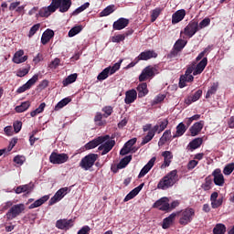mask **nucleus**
<instances>
[{
	"label": "nucleus",
	"mask_w": 234,
	"mask_h": 234,
	"mask_svg": "<svg viewBox=\"0 0 234 234\" xmlns=\"http://www.w3.org/2000/svg\"><path fill=\"white\" fill-rule=\"evenodd\" d=\"M205 56L206 49L199 53L196 59L186 69V73L182 75L179 79V89H184V87H186V83H191V81L195 80V77H193V75L198 76V74H202V72H204V69H206Z\"/></svg>",
	"instance_id": "1"
},
{
	"label": "nucleus",
	"mask_w": 234,
	"mask_h": 234,
	"mask_svg": "<svg viewBox=\"0 0 234 234\" xmlns=\"http://www.w3.org/2000/svg\"><path fill=\"white\" fill-rule=\"evenodd\" d=\"M167 125H169V120L161 119L158 121V123L155 124L146 134V136L143 139L141 145H145V144H149L153 138H154V134H160V133H164L165 129H167Z\"/></svg>",
	"instance_id": "2"
},
{
	"label": "nucleus",
	"mask_w": 234,
	"mask_h": 234,
	"mask_svg": "<svg viewBox=\"0 0 234 234\" xmlns=\"http://www.w3.org/2000/svg\"><path fill=\"white\" fill-rule=\"evenodd\" d=\"M176 182H178V170H172L160 179L159 183L157 184V189L165 191V189L173 187Z\"/></svg>",
	"instance_id": "3"
},
{
	"label": "nucleus",
	"mask_w": 234,
	"mask_h": 234,
	"mask_svg": "<svg viewBox=\"0 0 234 234\" xmlns=\"http://www.w3.org/2000/svg\"><path fill=\"white\" fill-rule=\"evenodd\" d=\"M99 158L100 155L98 154H89L80 160V167L84 169V171H89V169L94 166V164H96Z\"/></svg>",
	"instance_id": "4"
},
{
	"label": "nucleus",
	"mask_w": 234,
	"mask_h": 234,
	"mask_svg": "<svg viewBox=\"0 0 234 234\" xmlns=\"http://www.w3.org/2000/svg\"><path fill=\"white\" fill-rule=\"evenodd\" d=\"M176 214L179 215L180 217L179 224H181V226H187V224L193 221V218L195 217V209L187 207Z\"/></svg>",
	"instance_id": "5"
},
{
	"label": "nucleus",
	"mask_w": 234,
	"mask_h": 234,
	"mask_svg": "<svg viewBox=\"0 0 234 234\" xmlns=\"http://www.w3.org/2000/svg\"><path fill=\"white\" fill-rule=\"evenodd\" d=\"M25 204L23 203L13 205L6 212L5 218H7V220H14V218H17L21 213H25Z\"/></svg>",
	"instance_id": "6"
},
{
	"label": "nucleus",
	"mask_w": 234,
	"mask_h": 234,
	"mask_svg": "<svg viewBox=\"0 0 234 234\" xmlns=\"http://www.w3.org/2000/svg\"><path fill=\"white\" fill-rule=\"evenodd\" d=\"M158 69H156V67L154 66H146L139 75V81L144 82L147 81V80H152V78H154L156 76V72Z\"/></svg>",
	"instance_id": "7"
},
{
	"label": "nucleus",
	"mask_w": 234,
	"mask_h": 234,
	"mask_svg": "<svg viewBox=\"0 0 234 234\" xmlns=\"http://www.w3.org/2000/svg\"><path fill=\"white\" fill-rule=\"evenodd\" d=\"M197 32H198V22L197 20H192L184 28V31H181V34H185L187 37H193Z\"/></svg>",
	"instance_id": "8"
},
{
	"label": "nucleus",
	"mask_w": 234,
	"mask_h": 234,
	"mask_svg": "<svg viewBox=\"0 0 234 234\" xmlns=\"http://www.w3.org/2000/svg\"><path fill=\"white\" fill-rule=\"evenodd\" d=\"M69 161V154H58L56 152H52L49 155L50 164L54 165H61L65 164V162Z\"/></svg>",
	"instance_id": "9"
},
{
	"label": "nucleus",
	"mask_w": 234,
	"mask_h": 234,
	"mask_svg": "<svg viewBox=\"0 0 234 234\" xmlns=\"http://www.w3.org/2000/svg\"><path fill=\"white\" fill-rule=\"evenodd\" d=\"M70 191L69 187H62L58 189L55 195L50 198L48 202V206H54V204H58L60 200H63L65 196Z\"/></svg>",
	"instance_id": "10"
},
{
	"label": "nucleus",
	"mask_w": 234,
	"mask_h": 234,
	"mask_svg": "<svg viewBox=\"0 0 234 234\" xmlns=\"http://www.w3.org/2000/svg\"><path fill=\"white\" fill-rule=\"evenodd\" d=\"M51 2L57 3V5H53V6L56 7V10H58V8L61 14H65V12H69V10L70 9V6H72V0H52Z\"/></svg>",
	"instance_id": "11"
},
{
	"label": "nucleus",
	"mask_w": 234,
	"mask_h": 234,
	"mask_svg": "<svg viewBox=\"0 0 234 234\" xmlns=\"http://www.w3.org/2000/svg\"><path fill=\"white\" fill-rule=\"evenodd\" d=\"M111 136L109 135H104V136H99L91 141H90L88 144H85V149L86 150H90V149H96L98 145H101V144L107 142Z\"/></svg>",
	"instance_id": "12"
},
{
	"label": "nucleus",
	"mask_w": 234,
	"mask_h": 234,
	"mask_svg": "<svg viewBox=\"0 0 234 234\" xmlns=\"http://www.w3.org/2000/svg\"><path fill=\"white\" fill-rule=\"evenodd\" d=\"M213 182L215 186H218V187H223L224 184H226V179L224 178V175H222V170L220 168H217L212 172Z\"/></svg>",
	"instance_id": "13"
},
{
	"label": "nucleus",
	"mask_w": 234,
	"mask_h": 234,
	"mask_svg": "<svg viewBox=\"0 0 234 234\" xmlns=\"http://www.w3.org/2000/svg\"><path fill=\"white\" fill-rule=\"evenodd\" d=\"M211 207L213 209H218L222 204H224V197H218V192H213L210 196Z\"/></svg>",
	"instance_id": "14"
},
{
	"label": "nucleus",
	"mask_w": 234,
	"mask_h": 234,
	"mask_svg": "<svg viewBox=\"0 0 234 234\" xmlns=\"http://www.w3.org/2000/svg\"><path fill=\"white\" fill-rule=\"evenodd\" d=\"M153 58H158V54L154 52V50H144L139 54L137 59L139 61H149V59H153Z\"/></svg>",
	"instance_id": "15"
},
{
	"label": "nucleus",
	"mask_w": 234,
	"mask_h": 234,
	"mask_svg": "<svg viewBox=\"0 0 234 234\" xmlns=\"http://www.w3.org/2000/svg\"><path fill=\"white\" fill-rule=\"evenodd\" d=\"M72 226H74V219H58L56 222V228L58 229H65L67 231V229H70V228H72Z\"/></svg>",
	"instance_id": "16"
},
{
	"label": "nucleus",
	"mask_w": 234,
	"mask_h": 234,
	"mask_svg": "<svg viewBox=\"0 0 234 234\" xmlns=\"http://www.w3.org/2000/svg\"><path fill=\"white\" fill-rule=\"evenodd\" d=\"M114 145H116L115 140L107 141L104 144H101L99 146L98 150L102 151L101 156H103V155L107 154L108 153H111V151H112V147H114Z\"/></svg>",
	"instance_id": "17"
},
{
	"label": "nucleus",
	"mask_w": 234,
	"mask_h": 234,
	"mask_svg": "<svg viewBox=\"0 0 234 234\" xmlns=\"http://www.w3.org/2000/svg\"><path fill=\"white\" fill-rule=\"evenodd\" d=\"M57 5H58L57 2H51V4L48 7H44L40 9L38 13L40 17H48V16H50L51 14H54V12H56Z\"/></svg>",
	"instance_id": "18"
},
{
	"label": "nucleus",
	"mask_w": 234,
	"mask_h": 234,
	"mask_svg": "<svg viewBox=\"0 0 234 234\" xmlns=\"http://www.w3.org/2000/svg\"><path fill=\"white\" fill-rule=\"evenodd\" d=\"M154 162H156V157H152L149 162L142 168L138 175V178H144L154 166Z\"/></svg>",
	"instance_id": "19"
},
{
	"label": "nucleus",
	"mask_w": 234,
	"mask_h": 234,
	"mask_svg": "<svg viewBox=\"0 0 234 234\" xmlns=\"http://www.w3.org/2000/svg\"><path fill=\"white\" fill-rule=\"evenodd\" d=\"M136 98H138V92H136V90L132 89L127 90L125 92L124 103H126V105H131V103H134V101H136Z\"/></svg>",
	"instance_id": "20"
},
{
	"label": "nucleus",
	"mask_w": 234,
	"mask_h": 234,
	"mask_svg": "<svg viewBox=\"0 0 234 234\" xmlns=\"http://www.w3.org/2000/svg\"><path fill=\"white\" fill-rule=\"evenodd\" d=\"M129 27V19L121 17L117 21L113 22L112 28L113 30H123Z\"/></svg>",
	"instance_id": "21"
},
{
	"label": "nucleus",
	"mask_w": 234,
	"mask_h": 234,
	"mask_svg": "<svg viewBox=\"0 0 234 234\" xmlns=\"http://www.w3.org/2000/svg\"><path fill=\"white\" fill-rule=\"evenodd\" d=\"M144 184L143 183V184L139 185L138 186H136L135 188H133L124 197L123 202H129V200H133V198H134V197H136L138 195V193H140L142 191V189H144Z\"/></svg>",
	"instance_id": "22"
},
{
	"label": "nucleus",
	"mask_w": 234,
	"mask_h": 234,
	"mask_svg": "<svg viewBox=\"0 0 234 234\" xmlns=\"http://www.w3.org/2000/svg\"><path fill=\"white\" fill-rule=\"evenodd\" d=\"M186 17V11L184 9L177 10L172 15V25L180 23Z\"/></svg>",
	"instance_id": "23"
},
{
	"label": "nucleus",
	"mask_w": 234,
	"mask_h": 234,
	"mask_svg": "<svg viewBox=\"0 0 234 234\" xmlns=\"http://www.w3.org/2000/svg\"><path fill=\"white\" fill-rule=\"evenodd\" d=\"M24 55H25V51L21 49L16 51L13 57V62L16 64L25 63V61L28 59V56H24Z\"/></svg>",
	"instance_id": "24"
},
{
	"label": "nucleus",
	"mask_w": 234,
	"mask_h": 234,
	"mask_svg": "<svg viewBox=\"0 0 234 234\" xmlns=\"http://www.w3.org/2000/svg\"><path fill=\"white\" fill-rule=\"evenodd\" d=\"M175 218H176V213H172L170 216L165 218L162 224L163 229H168V228H171V225L175 222Z\"/></svg>",
	"instance_id": "25"
},
{
	"label": "nucleus",
	"mask_w": 234,
	"mask_h": 234,
	"mask_svg": "<svg viewBox=\"0 0 234 234\" xmlns=\"http://www.w3.org/2000/svg\"><path fill=\"white\" fill-rule=\"evenodd\" d=\"M52 37H54V31L52 29H47L41 37L42 45H47Z\"/></svg>",
	"instance_id": "26"
},
{
	"label": "nucleus",
	"mask_w": 234,
	"mask_h": 234,
	"mask_svg": "<svg viewBox=\"0 0 234 234\" xmlns=\"http://www.w3.org/2000/svg\"><path fill=\"white\" fill-rule=\"evenodd\" d=\"M202 138H196L193 141H191L188 145L186 146V149L188 151H195V149H198V147H200L202 145Z\"/></svg>",
	"instance_id": "27"
},
{
	"label": "nucleus",
	"mask_w": 234,
	"mask_h": 234,
	"mask_svg": "<svg viewBox=\"0 0 234 234\" xmlns=\"http://www.w3.org/2000/svg\"><path fill=\"white\" fill-rule=\"evenodd\" d=\"M176 134L173 135V139L175 138H180V136H184V134L186 133V132L187 131V127H186V124H184V122H180L177 126H176Z\"/></svg>",
	"instance_id": "28"
},
{
	"label": "nucleus",
	"mask_w": 234,
	"mask_h": 234,
	"mask_svg": "<svg viewBox=\"0 0 234 234\" xmlns=\"http://www.w3.org/2000/svg\"><path fill=\"white\" fill-rule=\"evenodd\" d=\"M138 98H144L149 94V90H147V83L143 82L137 86Z\"/></svg>",
	"instance_id": "29"
},
{
	"label": "nucleus",
	"mask_w": 234,
	"mask_h": 234,
	"mask_svg": "<svg viewBox=\"0 0 234 234\" xmlns=\"http://www.w3.org/2000/svg\"><path fill=\"white\" fill-rule=\"evenodd\" d=\"M50 197L48 196H43L39 199L36 200L33 204L28 207V209H36V207H39L45 204Z\"/></svg>",
	"instance_id": "30"
},
{
	"label": "nucleus",
	"mask_w": 234,
	"mask_h": 234,
	"mask_svg": "<svg viewBox=\"0 0 234 234\" xmlns=\"http://www.w3.org/2000/svg\"><path fill=\"white\" fill-rule=\"evenodd\" d=\"M162 156L164 157L165 167H169L171 165V160H173V153L171 151H165L162 153Z\"/></svg>",
	"instance_id": "31"
},
{
	"label": "nucleus",
	"mask_w": 234,
	"mask_h": 234,
	"mask_svg": "<svg viewBox=\"0 0 234 234\" xmlns=\"http://www.w3.org/2000/svg\"><path fill=\"white\" fill-rule=\"evenodd\" d=\"M171 129L165 130L159 139L158 145H165L166 142H169L171 140Z\"/></svg>",
	"instance_id": "32"
},
{
	"label": "nucleus",
	"mask_w": 234,
	"mask_h": 234,
	"mask_svg": "<svg viewBox=\"0 0 234 234\" xmlns=\"http://www.w3.org/2000/svg\"><path fill=\"white\" fill-rule=\"evenodd\" d=\"M203 127L204 124H202V122L194 123L189 129L191 136H197V134L202 131Z\"/></svg>",
	"instance_id": "33"
},
{
	"label": "nucleus",
	"mask_w": 234,
	"mask_h": 234,
	"mask_svg": "<svg viewBox=\"0 0 234 234\" xmlns=\"http://www.w3.org/2000/svg\"><path fill=\"white\" fill-rule=\"evenodd\" d=\"M131 160H133V155H126L119 162L117 165V169H125V167H127V165H129L131 163Z\"/></svg>",
	"instance_id": "34"
},
{
	"label": "nucleus",
	"mask_w": 234,
	"mask_h": 234,
	"mask_svg": "<svg viewBox=\"0 0 234 234\" xmlns=\"http://www.w3.org/2000/svg\"><path fill=\"white\" fill-rule=\"evenodd\" d=\"M186 45H187V41L179 38L176 41L173 48H175V50L181 52L182 50H184Z\"/></svg>",
	"instance_id": "35"
},
{
	"label": "nucleus",
	"mask_w": 234,
	"mask_h": 234,
	"mask_svg": "<svg viewBox=\"0 0 234 234\" xmlns=\"http://www.w3.org/2000/svg\"><path fill=\"white\" fill-rule=\"evenodd\" d=\"M70 101H72V99H70L69 97L62 99L55 106V111H59L60 109H63V107L69 105V103H70Z\"/></svg>",
	"instance_id": "36"
},
{
	"label": "nucleus",
	"mask_w": 234,
	"mask_h": 234,
	"mask_svg": "<svg viewBox=\"0 0 234 234\" xmlns=\"http://www.w3.org/2000/svg\"><path fill=\"white\" fill-rule=\"evenodd\" d=\"M30 108V101H27L15 108L16 112H25Z\"/></svg>",
	"instance_id": "37"
},
{
	"label": "nucleus",
	"mask_w": 234,
	"mask_h": 234,
	"mask_svg": "<svg viewBox=\"0 0 234 234\" xmlns=\"http://www.w3.org/2000/svg\"><path fill=\"white\" fill-rule=\"evenodd\" d=\"M30 191H32V188H30L29 185H23L17 186L15 193H16V195H21V193H30Z\"/></svg>",
	"instance_id": "38"
},
{
	"label": "nucleus",
	"mask_w": 234,
	"mask_h": 234,
	"mask_svg": "<svg viewBox=\"0 0 234 234\" xmlns=\"http://www.w3.org/2000/svg\"><path fill=\"white\" fill-rule=\"evenodd\" d=\"M76 80H78V74L74 73V74H70L69 76H68V78H66L62 83L64 87H67L68 85H70V83H74V81H76Z\"/></svg>",
	"instance_id": "39"
},
{
	"label": "nucleus",
	"mask_w": 234,
	"mask_h": 234,
	"mask_svg": "<svg viewBox=\"0 0 234 234\" xmlns=\"http://www.w3.org/2000/svg\"><path fill=\"white\" fill-rule=\"evenodd\" d=\"M214 234H226V225L218 223L213 229Z\"/></svg>",
	"instance_id": "40"
},
{
	"label": "nucleus",
	"mask_w": 234,
	"mask_h": 234,
	"mask_svg": "<svg viewBox=\"0 0 234 234\" xmlns=\"http://www.w3.org/2000/svg\"><path fill=\"white\" fill-rule=\"evenodd\" d=\"M83 30V26H75L69 31V37H74L77 34H80Z\"/></svg>",
	"instance_id": "41"
},
{
	"label": "nucleus",
	"mask_w": 234,
	"mask_h": 234,
	"mask_svg": "<svg viewBox=\"0 0 234 234\" xmlns=\"http://www.w3.org/2000/svg\"><path fill=\"white\" fill-rule=\"evenodd\" d=\"M114 12V5H108L106 8H104L101 13V17H105L107 16H111Z\"/></svg>",
	"instance_id": "42"
},
{
	"label": "nucleus",
	"mask_w": 234,
	"mask_h": 234,
	"mask_svg": "<svg viewBox=\"0 0 234 234\" xmlns=\"http://www.w3.org/2000/svg\"><path fill=\"white\" fill-rule=\"evenodd\" d=\"M89 6H90V3L89 2L84 3L82 5H80V7H78L72 12V16H78V14H81V12H84V10H87Z\"/></svg>",
	"instance_id": "43"
},
{
	"label": "nucleus",
	"mask_w": 234,
	"mask_h": 234,
	"mask_svg": "<svg viewBox=\"0 0 234 234\" xmlns=\"http://www.w3.org/2000/svg\"><path fill=\"white\" fill-rule=\"evenodd\" d=\"M45 107H47V104L45 102L40 103L38 108H37L35 111L30 112L31 117L34 118V116H37V114H41V112L45 111Z\"/></svg>",
	"instance_id": "44"
},
{
	"label": "nucleus",
	"mask_w": 234,
	"mask_h": 234,
	"mask_svg": "<svg viewBox=\"0 0 234 234\" xmlns=\"http://www.w3.org/2000/svg\"><path fill=\"white\" fill-rule=\"evenodd\" d=\"M218 89V82H214L211 85V87L208 89L206 98H209L210 96H213V94H216Z\"/></svg>",
	"instance_id": "45"
},
{
	"label": "nucleus",
	"mask_w": 234,
	"mask_h": 234,
	"mask_svg": "<svg viewBox=\"0 0 234 234\" xmlns=\"http://www.w3.org/2000/svg\"><path fill=\"white\" fill-rule=\"evenodd\" d=\"M111 69L110 68H106L104 69L97 77V80L99 81H103V80H107L109 78V72H110Z\"/></svg>",
	"instance_id": "46"
},
{
	"label": "nucleus",
	"mask_w": 234,
	"mask_h": 234,
	"mask_svg": "<svg viewBox=\"0 0 234 234\" xmlns=\"http://www.w3.org/2000/svg\"><path fill=\"white\" fill-rule=\"evenodd\" d=\"M102 112H104L103 118H109V116H111L112 114V112H114V108H112V106H104L101 109Z\"/></svg>",
	"instance_id": "47"
},
{
	"label": "nucleus",
	"mask_w": 234,
	"mask_h": 234,
	"mask_svg": "<svg viewBox=\"0 0 234 234\" xmlns=\"http://www.w3.org/2000/svg\"><path fill=\"white\" fill-rule=\"evenodd\" d=\"M160 14H162V8H160V7H157L152 11V14H151L152 23H154V21H156V19H158V17L160 16Z\"/></svg>",
	"instance_id": "48"
},
{
	"label": "nucleus",
	"mask_w": 234,
	"mask_h": 234,
	"mask_svg": "<svg viewBox=\"0 0 234 234\" xmlns=\"http://www.w3.org/2000/svg\"><path fill=\"white\" fill-rule=\"evenodd\" d=\"M233 170H234V163H229L224 167L223 175H225L226 176H229V175L233 173Z\"/></svg>",
	"instance_id": "49"
},
{
	"label": "nucleus",
	"mask_w": 234,
	"mask_h": 234,
	"mask_svg": "<svg viewBox=\"0 0 234 234\" xmlns=\"http://www.w3.org/2000/svg\"><path fill=\"white\" fill-rule=\"evenodd\" d=\"M39 80V74H35L29 80L27 81L26 85L27 88L32 89L33 85Z\"/></svg>",
	"instance_id": "50"
},
{
	"label": "nucleus",
	"mask_w": 234,
	"mask_h": 234,
	"mask_svg": "<svg viewBox=\"0 0 234 234\" xmlns=\"http://www.w3.org/2000/svg\"><path fill=\"white\" fill-rule=\"evenodd\" d=\"M41 28V24H35L29 30L28 37H34V35Z\"/></svg>",
	"instance_id": "51"
},
{
	"label": "nucleus",
	"mask_w": 234,
	"mask_h": 234,
	"mask_svg": "<svg viewBox=\"0 0 234 234\" xmlns=\"http://www.w3.org/2000/svg\"><path fill=\"white\" fill-rule=\"evenodd\" d=\"M101 120H103V114L101 112H97L94 117V122L97 123V125H99V127L103 125V122Z\"/></svg>",
	"instance_id": "52"
},
{
	"label": "nucleus",
	"mask_w": 234,
	"mask_h": 234,
	"mask_svg": "<svg viewBox=\"0 0 234 234\" xmlns=\"http://www.w3.org/2000/svg\"><path fill=\"white\" fill-rule=\"evenodd\" d=\"M178 54H180V51L173 48L170 53L166 56V58L167 59H175V58H178Z\"/></svg>",
	"instance_id": "53"
},
{
	"label": "nucleus",
	"mask_w": 234,
	"mask_h": 234,
	"mask_svg": "<svg viewBox=\"0 0 234 234\" xmlns=\"http://www.w3.org/2000/svg\"><path fill=\"white\" fill-rule=\"evenodd\" d=\"M124 40H125V34L117 35L112 37V43H121V41H124Z\"/></svg>",
	"instance_id": "54"
},
{
	"label": "nucleus",
	"mask_w": 234,
	"mask_h": 234,
	"mask_svg": "<svg viewBox=\"0 0 234 234\" xmlns=\"http://www.w3.org/2000/svg\"><path fill=\"white\" fill-rule=\"evenodd\" d=\"M15 133H19L23 128V122L21 121H16L13 123Z\"/></svg>",
	"instance_id": "55"
},
{
	"label": "nucleus",
	"mask_w": 234,
	"mask_h": 234,
	"mask_svg": "<svg viewBox=\"0 0 234 234\" xmlns=\"http://www.w3.org/2000/svg\"><path fill=\"white\" fill-rule=\"evenodd\" d=\"M13 162H15V164H17V165H23V164H25V157L21 155H16L14 157Z\"/></svg>",
	"instance_id": "56"
},
{
	"label": "nucleus",
	"mask_w": 234,
	"mask_h": 234,
	"mask_svg": "<svg viewBox=\"0 0 234 234\" xmlns=\"http://www.w3.org/2000/svg\"><path fill=\"white\" fill-rule=\"evenodd\" d=\"M59 63H61V60L58 58H54L49 64V69H58L59 67Z\"/></svg>",
	"instance_id": "57"
},
{
	"label": "nucleus",
	"mask_w": 234,
	"mask_h": 234,
	"mask_svg": "<svg viewBox=\"0 0 234 234\" xmlns=\"http://www.w3.org/2000/svg\"><path fill=\"white\" fill-rule=\"evenodd\" d=\"M28 72H29V69H27V68H24V69H18V70L16 71V76H17L18 78H24V76H27V74H28Z\"/></svg>",
	"instance_id": "58"
},
{
	"label": "nucleus",
	"mask_w": 234,
	"mask_h": 234,
	"mask_svg": "<svg viewBox=\"0 0 234 234\" xmlns=\"http://www.w3.org/2000/svg\"><path fill=\"white\" fill-rule=\"evenodd\" d=\"M171 209V207L167 200H165V202L162 204V206L159 207L160 211H169Z\"/></svg>",
	"instance_id": "59"
},
{
	"label": "nucleus",
	"mask_w": 234,
	"mask_h": 234,
	"mask_svg": "<svg viewBox=\"0 0 234 234\" xmlns=\"http://www.w3.org/2000/svg\"><path fill=\"white\" fill-rule=\"evenodd\" d=\"M165 200H167V197L158 199L154 202L153 207H156L157 209H159V207L164 204Z\"/></svg>",
	"instance_id": "60"
},
{
	"label": "nucleus",
	"mask_w": 234,
	"mask_h": 234,
	"mask_svg": "<svg viewBox=\"0 0 234 234\" xmlns=\"http://www.w3.org/2000/svg\"><path fill=\"white\" fill-rule=\"evenodd\" d=\"M14 206V202L7 201L2 205V211H6V209H10Z\"/></svg>",
	"instance_id": "61"
},
{
	"label": "nucleus",
	"mask_w": 234,
	"mask_h": 234,
	"mask_svg": "<svg viewBox=\"0 0 234 234\" xmlns=\"http://www.w3.org/2000/svg\"><path fill=\"white\" fill-rule=\"evenodd\" d=\"M129 153H131V148H129L128 146H126L124 144L123 147L120 151V154L122 156H125V154H129Z\"/></svg>",
	"instance_id": "62"
},
{
	"label": "nucleus",
	"mask_w": 234,
	"mask_h": 234,
	"mask_svg": "<svg viewBox=\"0 0 234 234\" xmlns=\"http://www.w3.org/2000/svg\"><path fill=\"white\" fill-rule=\"evenodd\" d=\"M90 232V227L84 226L82 227L77 234H89Z\"/></svg>",
	"instance_id": "63"
},
{
	"label": "nucleus",
	"mask_w": 234,
	"mask_h": 234,
	"mask_svg": "<svg viewBox=\"0 0 234 234\" xmlns=\"http://www.w3.org/2000/svg\"><path fill=\"white\" fill-rule=\"evenodd\" d=\"M202 96V90H198L197 91H196L193 96H191L196 101H198V100H200V97Z\"/></svg>",
	"instance_id": "64"
}]
</instances>
